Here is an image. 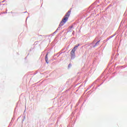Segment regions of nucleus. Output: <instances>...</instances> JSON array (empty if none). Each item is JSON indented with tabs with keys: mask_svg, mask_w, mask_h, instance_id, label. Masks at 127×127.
<instances>
[{
	"mask_svg": "<svg viewBox=\"0 0 127 127\" xmlns=\"http://www.w3.org/2000/svg\"><path fill=\"white\" fill-rule=\"evenodd\" d=\"M48 54H47L46 56H45V61L46 62V63H47V64H48V63H49V61L48 60Z\"/></svg>",
	"mask_w": 127,
	"mask_h": 127,
	"instance_id": "3",
	"label": "nucleus"
},
{
	"mask_svg": "<svg viewBox=\"0 0 127 127\" xmlns=\"http://www.w3.org/2000/svg\"><path fill=\"white\" fill-rule=\"evenodd\" d=\"M71 57H74L75 56V51L74 50H72L70 52Z\"/></svg>",
	"mask_w": 127,
	"mask_h": 127,
	"instance_id": "2",
	"label": "nucleus"
},
{
	"mask_svg": "<svg viewBox=\"0 0 127 127\" xmlns=\"http://www.w3.org/2000/svg\"><path fill=\"white\" fill-rule=\"evenodd\" d=\"M79 44H78L77 46H74V47L73 48V49H72V50H74V51H76V49H77L78 48V47L79 46Z\"/></svg>",
	"mask_w": 127,
	"mask_h": 127,
	"instance_id": "4",
	"label": "nucleus"
},
{
	"mask_svg": "<svg viewBox=\"0 0 127 127\" xmlns=\"http://www.w3.org/2000/svg\"><path fill=\"white\" fill-rule=\"evenodd\" d=\"M70 13L71 10H69L64 17V18L61 21L60 24V26H63L66 23V22H67L68 20V18H69V16H70Z\"/></svg>",
	"mask_w": 127,
	"mask_h": 127,
	"instance_id": "1",
	"label": "nucleus"
},
{
	"mask_svg": "<svg viewBox=\"0 0 127 127\" xmlns=\"http://www.w3.org/2000/svg\"><path fill=\"white\" fill-rule=\"evenodd\" d=\"M99 42H100L99 41L97 42L96 43L95 45H98V44H99Z\"/></svg>",
	"mask_w": 127,
	"mask_h": 127,
	"instance_id": "6",
	"label": "nucleus"
},
{
	"mask_svg": "<svg viewBox=\"0 0 127 127\" xmlns=\"http://www.w3.org/2000/svg\"><path fill=\"white\" fill-rule=\"evenodd\" d=\"M72 66V64H69L68 65V68H70V67H71Z\"/></svg>",
	"mask_w": 127,
	"mask_h": 127,
	"instance_id": "5",
	"label": "nucleus"
}]
</instances>
